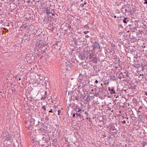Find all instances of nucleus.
Wrapping results in <instances>:
<instances>
[{
    "mask_svg": "<svg viewBox=\"0 0 147 147\" xmlns=\"http://www.w3.org/2000/svg\"><path fill=\"white\" fill-rule=\"evenodd\" d=\"M12 138L11 135L7 133L6 134H4L3 137L1 138V143H3L5 140L7 141H9L10 142H11L12 141Z\"/></svg>",
    "mask_w": 147,
    "mask_h": 147,
    "instance_id": "1",
    "label": "nucleus"
},
{
    "mask_svg": "<svg viewBox=\"0 0 147 147\" xmlns=\"http://www.w3.org/2000/svg\"><path fill=\"white\" fill-rule=\"evenodd\" d=\"M90 55V53L87 52L86 54H82L80 55L79 57L81 60H85L87 59L89 55Z\"/></svg>",
    "mask_w": 147,
    "mask_h": 147,
    "instance_id": "2",
    "label": "nucleus"
},
{
    "mask_svg": "<svg viewBox=\"0 0 147 147\" xmlns=\"http://www.w3.org/2000/svg\"><path fill=\"white\" fill-rule=\"evenodd\" d=\"M89 57H90L89 58L91 61H92L94 63H97V58L92 53H90V55H89Z\"/></svg>",
    "mask_w": 147,
    "mask_h": 147,
    "instance_id": "3",
    "label": "nucleus"
},
{
    "mask_svg": "<svg viewBox=\"0 0 147 147\" xmlns=\"http://www.w3.org/2000/svg\"><path fill=\"white\" fill-rule=\"evenodd\" d=\"M64 65H65L66 66V67H67L68 70L71 69L72 66V65L71 63L69 61H67V62L64 63Z\"/></svg>",
    "mask_w": 147,
    "mask_h": 147,
    "instance_id": "4",
    "label": "nucleus"
},
{
    "mask_svg": "<svg viewBox=\"0 0 147 147\" xmlns=\"http://www.w3.org/2000/svg\"><path fill=\"white\" fill-rule=\"evenodd\" d=\"M27 124H28V125H27L28 126H27V125L26 126L27 128L31 130H32L34 128V124L33 123H30V122L29 121L27 122Z\"/></svg>",
    "mask_w": 147,
    "mask_h": 147,
    "instance_id": "5",
    "label": "nucleus"
},
{
    "mask_svg": "<svg viewBox=\"0 0 147 147\" xmlns=\"http://www.w3.org/2000/svg\"><path fill=\"white\" fill-rule=\"evenodd\" d=\"M61 69L62 70H63V72H65L66 71L68 70L67 67H66V66L64 65V63L61 65Z\"/></svg>",
    "mask_w": 147,
    "mask_h": 147,
    "instance_id": "6",
    "label": "nucleus"
},
{
    "mask_svg": "<svg viewBox=\"0 0 147 147\" xmlns=\"http://www.w3.org/2000/svg\"><path fill=\"white\" fill-rule=\"evenodd\" d=\"M46 10V13L47 15H49L51 13L50 11V8L49 7H47L45 8Z\"/></svg>",
    "mask_w": 147,
    "mask_h": 147,
    "instance_id": "7",
    "label": "nucleus"
},
{
    "mask_svg": "<svg viewBox=\"0 0 147 147\" xmlns=\"http://www.w3.org/2000/svg\"><path fill=\"white\" fill-rule=\"evenodd\" d=\"M98 46H99V45L98 44L96 43H94L92 45L93 49L94 50H95L96 48H98Z\"/></svg>",
    "mask_w": 147,
    "mask_h": 147,
    "instance_id": "8",
    "label": "nucleus"
},
{
    "mask_svg": "<svg viewBox=\"0 0 147 147\" xmlns=\"http://www.w3.org/2000/svg\"><path fill=\"white\" fill-rule=\"evenodd\" d=\"M110 129L111 130H113L114 131L113 132L114 133H117V129H116L115 127L114 126H112L111 127Z\"/></svg>",
    "mask_w": 147,
    "mask_h": 147,
    "instance_id": "9",
    "label": "nucleus"
},
{
    "mask_svg": "<svg viewBox=\"0 0 147 147\" xmlns=\"http://www.w3.org/2000/svg\"><path fill=\"white\" fill-rule=\"evenodd\" d=\"M81 1L82 2V3H81L80 4V6L83 7L84 6V5H86L87 3V2L86 1L84 0H81Z\"/></svg>",
    "mask_w": 147,
    "mask_h": 147,
    "instance_id": "10",
    "label": "nucleus"
},
{
    "mask_svg": "<svg viewBox=\"0 0 147 147\" xmlns=\"http://www.w3.org/2000/svg\"><path fill=\"white\" fill-rule=\"evenodd\" d=\"M83 75L82 74L80 73L79 76L78 77V78L80 80H83Z\"/></svg>",
    "mask_w": 147,
    "mask_h": 147,
    "instance_id": "11",
    "label": "nucleus"
},
{
    "mask_svg": "<svg viewBox=\"0 0 147 147\" xmlns=\"http://www.w3.org/2000/svg\"><path fill=\"white\" fill-rule=\"evenodd\" d=\"M142 111H140V113H139V112L137 113V115H138V116H139V117L140 119H141L142 118V115L141 114Z\"/></svg>",
    "mask_w": 147,
    "mask_h": 147,
    "instance_id": "12",
    "label": "nucleus"
},
{
    "mask_svg": "<svg viewBox=\"0 0 147 147\" xmlns=\"http://www.w3.org/2000/svg\"><path fill=\"white\" fill-rule=\"evenodd\" d=\"M123 21L124 23H127L129 20L127 18H126L123 20Z\"/></svg>",
    "mask_w": 147,
    "mask_h": 147,
    "instance_id": "13",
    "label": "nucleus"
},
{
    "mask_svg": "<svg viewBox=\"0 0 147 147\" xmlns=\"http://www.w3.org/2000/svg\"><path fill=\"white\" fill-rule=\"evenodd\" d=\"M65 142L66 144H69V142L68 141V139L67 137H65Z\"/></svg>",
    "mask_w": 147,
    "mask_h": 147,
    "instance_id": "14",
    "label": "nucleus"
},
{
    "mask_svg": "<svg viewBox=\"0 0 147 147\" xmlns=\"http://www.w3.org/2000/svg\"><path fill=\"white\" fill-rule=\"evenodd\" d=\"M76 115L77 117H79L80 118H81L82 115H81V114H80V113H76Z\"/></svg>",
    "mask_w": 147,
    "mask_h": 147,
    "instance_id": "15",
    "label": "nucleus"
},
{
    "mask_svg": "<svg viewBox=\"0 0 147 147\" xmlns=\"http://www.w3.org/2000/svg\"><path fill=\"white\" fill-rule=\"evenodd\" d=\"M110 92L111 94H114L115 93V91L114 90L113 88H111Z\"/></svg>",
    "mask_w": 147,
    "mask_h": 147,
    "instance_id": "16",
    "label": "nucleus"
},
{
    "mask_svg": "<svg viewBox=\"0 0 147 147\" xmlns=\"http://www.w3.org/2000/svg\"><path fill=\"white\" fill-rule=\"evenodd\" d=\"M111 78L113 80H115V77L114 76H111Z\"/></svg>",
    "mask_w": 147,
    "mask_h": 147,
    "instance_id": "17",
    "label": "nucleus"
},
{
    "mask_svg": "<svg viewBox=\"0 0 147 147\" xmlns=\"http://www.w3.org/2000/svg\"><path fill=\"white\" fill-rule=\"evenodd\" d=\"M142 145L144 147H145L147 145V142H143Z\"/></svg>",
    "mask_w": 147,
    "mask_h": 147,
    "instance_id": "18",
    "label": "nucleus"
},
{
    "mask_svg": "<svg viewBox=\"0 0 147 147\" xmlns=\"http://www.w3.org/2000/svg\"><path fill=\"white\" fill-rule=\"evenodd\" d=\"M47 98V97L46 96H42L41 98V100H45Z\"/></svg>",
    "mask_w": 147,
    "mask_h": 147,
    "instance_id": "19",
    "label": "nucleus"
},
{
    "mask_svg": "<svg viewBox=\"0 0 147 147\" xmlns=\"http://www.w3.org/2000/svg\"><path fill=\"white\" fill-rule=\"evenodd\" d=\"M75 99H76V100H79L80 99V98H79V97H78L76 96H75Z\"/></svg>",
    "mask_w": 147,
    "mask_h": 147,
    "instance_id": "20",
    "label": "nucleus"
},
{
    "mask_svg": "<svg viewBox=\"0 0 147 147\" xmlns=\"http://www.w3.org/2000/svg\"><path fill=\"white\" fill-rule=\"evenodd\" d=\"M42 109H44V110L45 111H46V108H45V106H43L42 107Z\"/></svg>",
    "mask_w": 147,
    "mask_h": 147,
    "instance_id": "21",
    "label": "nucleus"
},
{
    "mask_svg": "<svg viewBox=\"0 0 147 147\" xmlns=\"http://www.w3.org/2000/svg\"><path fill=\"white\" fill-rule=\"evenodd\" d=\"M60 113H61V111L59 109L58 110V115H59L60 114Z\"/></svg>",
    "mask_w": 147,
    "mask_h": 147,
    "instance_id": "22",
    "label": "nucleus"
},
{
    "mask_svg": "<svg viewBox=\"0 0 147 147\" xmlns=\"http://www.w3.org/2000/svg\"><path fill=\"white\" fill-rule=\"evenodd\" d=\"M88 32H89L88 31H86L84 32V33L85 34H86Z\"/></svg>",
    "mask_w": 147,
    "mask_h": 147,
    "instance_id": "23",
    "label": "nucleus"
},
{
    "mask_svg": "<svg viewBox=\"0 0 147 147\" xmlns=\"http://www.w3.org/2000/svg\"><path fill=\"white\" fill-rule=\"evenodd\" d=\"M81 109H80L79 108L78 109V110H76V111H77V112H80L81 111Z\"/></svg>",
    "mask_w": 147,
    "mask_h": 147,
    "instance_id": "24",
    "label": "nucleus"
},
{
    "mask_svg": "<svg viewBox=\"0 0 147 147\" xmlns=\"http://www.w3.org/2000/svg\"><path fill=\"white\" fill-rule=\"evenodd\" d=\"M121 123H122L123 124L125 123L126 121L125 120H123V121H122L121 122Z\"/></svg>",
    "mask_w": 147,
    "mask_h": 147,
    "instance_id": "25",
    "label": "nucleus"
},
{
    "mask_svg": "<svg viewBox=\"0 0 147 147\" xmlns=\"http://www.w3.org/2000/svg\"><path fill=\"white\" fill-rule=\"evenodd\" d=\"M142 106H140V107L138 109V110H142Z\"/></svg>",
    "mask_w": 147,
    "mask_h": 147,
    "instance_id": "26",
    "label": "nucleus"
},
{
    "mask_svg": "<svg viewBox=\"0 0 147 147\" xmlns=\"http://www.w3.org/2000/svg\"><path fill=\"white\" fill-rule=\"evenodd\" d=\"M45 120H49V117L48 116L46 117V118H45Z\"/></svg>",
    "mask_w": 147,
    "mask_h": 147,
    "instance_id": "27",
    "label": "nucleus"
},
{
    "mask_svg": "<svg viewBox=\"0 0 147 147\" xmlns=\"http://www.w3.org/2000/svg\"><path fill=\"white\" fill-rule=\"evenodd\" d=\"M33 1L35 2H39V1L38 0H33Z\"/></svg>",
    "mask_w": 147,
    "mask_h": 147,
    "instance_id": "28",
    "label": "nucleus"
},
{
    "mask_svg": "<svg viewBox=\"0 0 147 147\" xmlns=\"http://www.w3.org/2000/svg\"><path fill=\"white\" fill-rule=\"evenodd\" d=\"M111 109L110 107H108V108H107V110H111Z\"/></svg>",
    "mask_w": 147,
    "mask_h": 147,
    "instance_id": "29",
    "label": "nucleus"
},
{
    "mask_svg": "<svg viewBox=\"0 0 147 147\" xmlns=\"http://www.w3.org/2000/svg\"><path fill=\"white\" fill-rule=\"evenodd\" d=\"M85 38H88L89 37V36L88 35H85Z\"/></svg>",
    "mask_w": 147,
    "mask_h": 147,
    "instance_id": "30",
    "label": "nucleus"
},
{
    "mask_svg": "<svg viewBox=\"0 0 147 147\" xmlns=\"http://www.w3.org/2000/svg\"><path fill=\"white\" fill-rule=\"evenodd\" d=\"M142 111V110H138V111H137V113L139 112V113H140V111Z\"/></svg>",
    "mask_w": 147,
    "mask_h": 147,
    "instance_id": "31",
    "label": "nucleus"
},
{
    "mask_svg": "<svg viewBox=\"0 0 147 147\" xmlns=\"http://www.w3.org/2000/svg\"><path fill=\"white\" fill-rule=\"evenodd\" d=\"M95 82L96 83V84H97L98 82V81L97 80H96L95 81Z\"/></svg>",
    "mask_w": 147,
    "mask_h": 147,
    "instance_id": "32",
    "label": "nucleus"
},
{
    "mask_svg": "<svg viewBox=\"0 0 147 147\" xmlns=\"http://www.w3.org/2000/svg\"><path fill=\"white\" fill-rule=\"evenodd\" d=\"M76 113H74V114H73V117H74L75 116V115H76Z\"/></svg>",
    "mask_w": 147,
    "mask_h": 147,
    "instance_id": "33",
    "label": "nucleus"
},
{
    "mask_svg": "<svg viewBox=\"0 0 147 147\" xmlns=\"http://www.w3.org/2000/svg\"><path fill=\"white\" fill-rule=\"evenodd\" d=\"M67 147H71V146H70V145L69 144H68L67 145Z\"/></svg>",
    "mask_w": 147,
    "mask_h": 147,
    "instance_id": "34",
    "label": "nucleus"
},
{
    "mask_svg": "<svg viewBox=\"0 0 147 147\" xmlns=\"http://www.w3.org/2000/svg\"><path fill=\"white\" fill-rule=\"evenodd\" d=\"M144 4H147V1H146L145 2H144Z\"/></svg>",
    "mask_w": 147,
    "mask_h": 147,
    "instance_id": "35",
    "label": "nucleus"
},
{
    "mask_svg": "<svg viewBox=\"0 0 147 147\" xmlns=\"http://www.w3.org/2000/svg\"><path fill=\"white\" fill-rule=\"evenodd\" d=\"M52 109H51L50 111H49V112H52Z\"/></svg>",
    "mask_w": 147,
    "mask_h": 147,
    "instance_id": "36",
    "label": "nucleus"
},
{
    "mask_svg": "<svg viewBox=\"0 0 147 147\" xmlns=\"http://www.w3.org/2000/svg\"><path fill=\"white\" fill-rule=\"evenodd\" d=\"M119 113H121V112H121V111H119Z\"/></svg>",
    "mask_w": 147,
    "mask_h": 147,
    "instance_id": "37",
    "label": "nucleus"
},
{
    "mask_svg": "<svg viewBox=\"0 0 147 147\" xmlns=\"http://www.w3.org/2000/svg\"><path fill=\"white\" fill-rule=\"evenodd\" d=\"M47 94V91H45V94L46 95V94Z\"/></svg>",
    "mask_w": 147,
    "mask_h": 147,
    "instance_id": "38",
    "label": "nucleus"
},
{
    "mask_svg": "<svg viewBox=\"0 0 147 147\" xmlns=\"http://www.w3.org/2000/svg\"><path fill=\"white\" fill-rule=\"evenodd\" d=\"M109 88V90H111V88H110V87H109V88Z\"/></svg>",
    "mask_w": 147,
    "mask_h": 147,
    "instance_id": "39",
    "label": "nucleus"
},
{
    "mask_svg": "<svg viewBox=\"0 0 147 147\" xmlns=\"http://www.w3.org/2000/svg\"><path fill=\"white\" fill-rule=\"evenodd\" d=\"M52 13V16H54L55 15L53 13Z\"/></svg>",
    "mask_w": 147,
    "mask_h": 147,
    "instance_id": "40",
    "label": "nucleus"
},
{
    "mask_svg": "<svg viewBox=\"0 0 147 147\" xmlns=\"http://www.w3.org/2000/svg\"><path fill=\"white\" fill-rule=\"evenodd\" d=\"M30 2V0H28L27 1V2L28 3H29Z\"/></svg>",
    "mask_w": 147,
    "mask_h": 147,
    "instance_id": "41",
    "label": "nucleus"
},
{
    "mask_svg": "<svg viewBox=\"0 0 147 147\" xmlns=\"http://www.w3.org/2000/svg\"><path fill=\"white\" fill-rule=\"evenodd\" d=\"M145 94L147 96V92H145Z\"/></svg>",
    "mask_w": 147,
    "mask_h": 147,
    "instance_id": "42",
    "label": "nucleus"
},
{
    "mask_svg": "<svg viewBox=\"0 0 147 147\" xmlns=\"http://www.w3.org/2000/svg\"><path fill=\"white\" fill-rule=\"evenodd\" d=\"M114 18H116V16H114Z\"/></svg>",
    "mask_w": 147,
    "mask_h": 147,
    "instance_id": "43",
    "label": "nucleus"
},
{
    "mask_svg": "<svg viewBox=\"0 0 147 147\" xmlns=\"http://www.w3.org/2000/svg\"><path fill=\"white\" fill-rule=\"evenodd\" d=\"M44 138H45L44 137H43L42 138V140H44Z\"/></svg>",
    "mask_w": 147,
    "mask_h": 147,
    "instance_id": "44",
    "label": "nucleus"
},
{
    "mask_svg": "<svg viewBox=\"0 0 147 147\" xmlns=\"http://www.w3.org/2000/svg\"><path fill=\"white\" fill-rule=\"evenodd\" d=\"M2 13H1V12H0V15H2Z\"/></svg>",
    "mask_w": 147,
    "mask_h": 147,
    "instance_id": "45",
    "label": "nucleus"
},
{
    "mask_svg": "<svg viewBox=\"0 0 147 147\" xmlns=\"http://www.w3.org/2000/svg\"><path fill=\"white\" fill-rule=\"evenodd\" d=\"M111 112H113V110H112V111H111Z\"/></svg>",
    "mask_w": 147,
    "mask_h": 147,
    "instance_id": "46",
    "label": "nucleus"
},
{
    "mask_svg": "<svg viewBox=\"0 0 147 147\" xmlns=\"http://www.w3.org/2000/svg\"><path fill=\"white\" fill-rule=\"evenodd\" d=\"M118 96L117 95V96H116V98H117V97H118Z\"/></svg>",
    "mask_w": 147,
    "mask_h": 147,
    "instance_id": "47",
    "label": "nucleus"
},
{
    "mask_svg": "<svg viewBox=\"0 0 147 147\" xmlns=\"http://www.w3.org/2000/svg\"><path fill=\"white\" fill-rule=\"evenodd\" d=\"M21 78H20L19 79V80H21Z\"/></svg>",
    "mask_w": 147,
    "mask_h": 147,
    "instance_id": "48",
    "label": "nucleus"
},
{
    "mask_svg": "<svg viewBox=\"0 0 147 147\" xmlns=\"http://www.w3.org/2000/svg\"><path fill=\"white\" fill-rule=\"evenodd\" d=\"M145 46H144L143 47V48H145Z\"/></svg>",
    "mask_w": 147,
    "mask_h": 147,
    "instance_id": "49",
    "label": "nucleus"
},
{
    "mask_svg": "<svg viewBox=\"0 0 147 147\" xmlns=\"http://www.w3.org/2000/svg\"><path fill=\"white\" fill-rule=\"evenodd\" d=\"M127 119H128L129 118H128V117H127Z\"/></svg>",
    "mask_w": 147,
    "mask_h": 147,
    "instance_id": "50",
    "label": "nucleus"
},
{
    "mask_svg": "<svg viewBox=\"0 0 147 147\" xmlns=\"http://www.w3.org/2000/svg\"><path fill=\"white\" fill-rule=\"evenodd\" d=\"M124 117L123 116V118L124 119Z\"/></svg>",
    "mask_w": 147,
    "mask_h": 147,
    "instance_id": "51",
    "label": "nucleus"
},
{
    "mask_svg": "<svg viewBox=\"0 0 147 147\" xmlns=\"http://www.w3.org/2000/svg\"><path fill=\"white\" fill-rule=\"evenodd\" d=\"M144 0V1H147V0Z\"/></svg>",
    "mask_w": 147,
    "mask_h": 147,
    "instance_id": "52",
    "label": "nucleus"
}]
</instances>
